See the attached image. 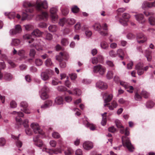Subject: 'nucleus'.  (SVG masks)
<instances>
[{"instance_id": "1", "label": "nucleus", "mask_w": 155, "mask_h": 155, "mask_svg": "<svg viewBox=\"0 0 155 155\" xmlns=\"http://www.w3.org/2000/svg\"><path fill=\"white\" fill-rule=\"evenodd\" d=\"M24 7L27 8L33 7L38 9L44 8L46 9L48 8V4L46 1L42 2L40 0H37L35 4H31L27 1H24L23 4Z\"/></svg>"}, {"instance_id": "2", "label": "nucleus", "mask_w": 155, "mask_h": 155, "mask_svg": "<svg viewBox=\"0 0 155 155\" xmlns=\"http://www.w3.org/2000/svg\"><path fill=\"white\" fill-rule=\"evenodd\" d=\"M122 140L123 146L124 147H126L130 151H133V149H134V147L131 144L129 138L123 136L122 137Z\"/></svg>"}, {"instance_id": "3", "label": "nucleus", "mask_w": 155, "mask_h": 155, "mask_svg": "<svg viewBox=\"0 0 155 155\" xmlns=\"http://www.w3.org/2000/svg\"><path fill=\"white\" fill-rule=\"evenodd\" d=\"M148 68V66L143 68V64L141 63H138L135 66V69L137 71L138 74L139 75H142L144 73V71H147Z\"/></svg>"}, {"instance_id": "4", "label": "nucleus", "mask_w": 155, "mask_h": 155, "mask_svg": "<svg viewBox=\"0 0 155 155\" xmlns=\"http://www.w3.org/2000/svg\"><path fill=\"white\" fill-rule=\"evenodd\" d=\"M93 71L94 73H98L102 75L105 72L106 68L102 65L98 64L93 67Z\"/></svg>"}, {"instance_id": "5", "label": "nucleus", "mask_w": 155, "mask_h": 155, "mask_svg": "<svg viewBox=\"0 0 155 155\" xmlns=\"http://www.w3.org/2000/svg\"><path fill=\"white\" fill-rule=\"evenodd\" d=\"M31 128L33 129L35 134L38 133L39 134L43 135L44 132L41 129L38 124L37 123H32L31 125Z\"/></svg>"}, {"instance_id": "6", "label": "nucleus", "mask_w": 155, "mask_h": 155, "mask_svg": "<svg viewBox=\"0 0 155 155\" xmlns=\"http://www.w3.org/2000/svg\"><path fill=\"white\" fill-rule=\"evenodd\" d=\"M22 29L21 25H17L15 26V29H12L10 30L9 33L11 35H14L20 33Z\"/></svg>"}, {"instance_id": "7", "label": "nucleus", "mask_w": 155, "mask_h": 155, "mask_svg": "<svg viewBox=\"0 0 155 155\" xmlns=\"http://www.w3.org/2000/svg\"><path fill=\"white\" fill-rule=\"evenodd\" d=\"M49 91V89L46 86H44L42 88L41 91L42 92L41 95V98L43 100H45L48 97V96L47 92Z\"/></svg>"}, {"instance_id": "8", "label": "nucleus", "mask_w": 155, "mask_h": 155, "mask_svg": "<svg viewBox=\"0 0 155 155\" xmlns=\"http://www.w3.org/2000/svg\"><path fill=\"white\" fill-rule=\"evenodd\" d=\"M12 114H15L18 116L15 117V120L17 123L19 124H21L22 123V119L20 117H22L24 116L23 113L21 112H16L14 111L12 113Z\"/></svg>"}, {"instance_id": "9", "label": "nucleus", "mask_w": 155, "mask_h": 155, "mask_svg": "<svg viewBox=\"0 0 155 155\" xmlns=\"http://www.w3.org/2000/svg\"><path fill=\"white\" fill-rule=\"evenodd\" d=\"M39 136L37 135L34 136L33 137V141L34 142V144L40 148L43 145L42 141L39 139Z\"/></svg>"}, {"instance_id": "10", "label": "nucleus", "mask_w": 155, "mask_h": 155, "mask_svg": "<svg viewBox=\"0 0 155 155\" xmlns=\"http://www.w3.org/2000/svg\"><path fill=\"white\" fill-rule=\"evenodd\" d=\"M50 16L52 22L54 23L57 22L58 15L57 14L56 10H50Z\"/></svg>"}, {"instance_id": "11", "label": "nucleus", "mask_w": 155, "mask_h": 155, "mask_svg": "<svg viewBox=\"0 0 155 155\" xmlns=\"http://www.w3.org/2000/svg\"><path fill=\"white\" fill-rule=\"evenodd\" d=\"M155 7V1L152 2H148L147 1H144L142 3V9H147Z\"/></svg>"}, {"instance_id": "12", "label": "nucleus", "mask_w": 155, "mask_h": 155, "mask_svg": "<svg viewBox=\"0 0 155 155\" xmlns=\"http://www.w3.org/2000/svg\"><path fill=\"white\" fill-rule=\"evenodd\" d=\"M48 15L46 12L41 11L37 16V18L39 20L46 21L47 20Z\"/></svg>"}, {"instance_id": "13", "label": "nucleus", "mask_w": 155, "mask_h": 155, "mask_svg": "<svg viewBox=\"0 0 155 155\" xmlns=\"http://www.w3.org/2000/svg\"><path fill=\"white\" fill-rule=\"evenodd\" d=\"M20 135V134H18V136L12 135V138L15 140L16 145L18 148L21 147L22 145V142L19 140V137Z\"/></svg>"}, {"instance_id": "14", "label": "nucleus", "mask_w": 155, "mask_h": 155, "mask_svg": "<svg viewBox=\"0 0 155 155\" xmlns=\"http://www.w3.org/2000/svg\"><path fill=\"white\" fill-rule=\"evenodd\" d=\"M93 143L89 141L85 142L83 144V147L86 150H89L93 148Z\"/></svg>"}, {"instance_id": "15", "label": "nucleus", "mask_w": 155, "mask_h": 155, "mask_svg": "<svg viewBox=\"0 0 155 155\" xmlns=\"http://www.w3.org/2000/svg\"><path fill=\"white\" fill-rule=\"evenodd\" d=\"M135 17L136 20L140 23L143 24L146 21V20L144 18V16L142 14L135 15Z\"/></svg>"}, {"instance_id": "16", "label": "nucleus", "mask_w": 155, "mask_h": 155, "mask_svg": "<svg viewBox=\"0 0 155 155\" xmlns=\"http://www.w3.org/2000/svg\"><path fill=\"white\" fill-rule=\"evenodd\" d=\"M21 107L23 108V109H21V110L23 111L26 114H29L30 113L29 110L28 109V104L25 101L21 102L20 104Z\"/></svg>"}, {"instance_id": "17", "label": "nucleus", "mask_w": 155, "mask_h": 155, "mask_svg": "<svg viewBox=\"0 0 155 155\" xmlns=\"http://www.w3.org/2000/svg\"><path fill=\"white\" fill-rule=\"evenodd\" d=\"M40 75L41 78L45 81L49 80L51 78L49 73L46 71L41 72Z\"/></svg>"}, {"instance_id": "18", "label": "nucleus", "mask_w": 155, "mask_h": 155, "mask_svg": "<svg viewBox=\"0 0 155 155\" xmlns=\"http://www.w3.org/2000/svg\"><path fill=\"white\" fill-rule=\"evenodd\" d=\"M103 96L104 99V102L105 103L110 101L113 98V95L112 94L108 95L107 93L104 94Z\"/></svg>"}, {"instance_id": "19", "label": "nucleus", "mask_w": 155, "mask_h": 155, "mask_svg": "<svg viewBox=\"0 0 155 155\" xmlns=\"http://www.w3.org/2000/svg\"><path fill=\"white\" fill-rule=\"evenodd\" d=\"M137 39H142V40H140L137 41V42H138V43H143L145 41H146L147 40V37L146 36H144L143 34L142 33H140L138 34L137 36Z\"/></svg>"}, {"instance_id": "20", "label": "nucleus", "mask_w": 155, "mask_h": 155, "mask_svg": "<svg viewBox=\"0 0 155 155\" xmlns=\"http://www.w3.org/2000/svg\"><path fill=\"white\" fill-rule=\"evenodd\" d=\"M33 10H24L23 12L22 20H24L26 19L28 16L31 15V13L32 12Z\"/></svg>"}, {"instance_id": "21", "label": "nucleus", "mask_w": 155, "mask_h": 155, "mask_svg": "<svg viewBox=\"0 0 155 155\" xmlns=\"http://www.w3.org/2000/svg\"><path fill=\"white\" fill-rule=\"evenodd\" d=\"M96 85L100 88L104 89L107 87V86L106 83H104L103 82L99 81L96 83Z\"/></svg>"}, {"instance_id": "22", "label": "nucleus", "mask_w": 155, "mask_h": 155, "mask_svg": "<svg viewBox=\"0 0 155 155\" xmlns=\"http://www.w3.org/2000/svg\"><path fill=\"white\" fill-rule=\"evenodd\" d=\"M117 55L120 58L121 60H123L124 55V53L123 50L121 49H119L117 51Z\"/></svg>"}, {"instance_id": "23", "label": "nucleus", "mask_w": 155, "mask_h": 155, "mask_svg": "<svg viewBox=\"0 0 155 155\" xmlns=\"http://www.w3.org/2000/svg\"><path fill=\"white\" fill-rule=\"evenodd\" d=\"M31 34L32 36L39 37L41 35V32L38 29H36L33 31L31 33Z\"/></svg>"}, {"instance_id": "24", "label": "nucleus", "mask_w": 155, "mask_h": 155, "mask_svg": "<svg viewBox=\"0 0 155 155\" xmlns=\"http://www.w3.org/2000/svg\"><path fill=\"white\" fill-rule=\"evenodd\" d=\"M23 38L25 40H30L28 41L29 43H32L34 40V39L33 38H31V35L26 34L23 36Z\"/></svg>"}, {"instance_id": "25", "label": "nucleus", "mask_w": 155, "mask_h": 155, "mask_svg": "<svg viewBox=\"0 0 155 155\" xmlns=\"http://www.w3.org/2000/svg\"><path fill=\"white\" fill-rule=\"evenodd\" d=\"M13 78L12 75L10 73L5 72L4 75V78L6 81H9Z\"/></svg>"}, {"instance_id": "26", "label": "nucleus", "mask_w": 155, "mask_h": 155, "mask_svg": "<svg viewBox=\"0 0 155 155\" xmlns=\"http://www.w3.org/2000/svg\"><path fill=\"white\" fill-rule=\"evenodd\" d=\"M65 24H67V18L64 17L60 19L58 24L60 26H63Z\"/></svg>"}, {"instance_id": "27", "label": "nucleus", "mask_w": 155, "mask_h": 155, "mask_svg": "<svg viewBox=\"0 0 155 155\" xmlns=\"http://www.w3.org/2000/svg\"><path fill=\"white\" fill-rule=\"evenodd\" d=\"M63 101V98L61 97H57L55 100V103L58 105H61L62 104Z\"/></svg>"}, {"instance_id": "28", "label": "nucleus", "mask_w": 155, "mask_h": 155, "mask_svg": "<svg viewBox=\"0 0 155 155\" xmlns=\"http://www.w3.org/2000/svg\"><path fill=\"white\" fill-rule=\"evenodd\" d=\"M145 56L147 58V61H150L151 59V51H149L148 50H146L145 51Z\"/></svg>"}, {"instance_id": "29", "label": "nucleus", "mask_w": 155, "mask_h": 155, "mask_svg": "<svg viewBox=\"0 0 155 155\" xmlns=\"http://www.w3.org/2000/svg\"><path fill=\"white\" fill-rule=\"evenodd\" d=\"M18 54L22 58H25L27 57L25 56V51L24 50L21 49L19 50L18 52Z\"/></svg>"}, {"instance_id": "30", "label": "nucleus", "mask_w": 155, "mask_h": 155, "mask_svg": "<svg viewBox=\"0 0 155 155\" xmlns=\"http://www.w3.org/2000/svg\"><path fill=\"white\" fill-rule=\"evenodd\" d=\"M117 103L115 101H113L111 105L108 106L110 110H113L114 108H116L117 106Z\"/></svg>"}, {"instance_id": "31", "label": "nucleus", "mask_w": 155, "mask_h": 155, "mask_svg": "<svg viewBox=\"0 0 155 155\" xmlns=\"http://www.w3.org/2000/svg\"><path fill=\"white\" fill-rule=\"evenodd\" d=\"M48 28L49 30L52 32H55L57 30V27L55 25H50Z\"/></svg>"}, {"instance_id": "32", "label": "nucleus", "mask_w": 155, "mask_h": 155, "mask_svg": "<svg viewBox=\"0 0 155 155\" xmlns=\"http://www.w3.org/2000/svg\"><path fill=\"white\" fill-rule=\"evenodd\" d=\"M93 27L94 30L100 31L101 30V26L99 23H95Z\"/></svg>"}, {"instance_id": "33", "label": "nucleus", "mask_w": 155, "mask_h": 155, "mask_svg": "<svg viewBox=\"0 0 155 155\" xmlns=\"http://www.w3.org/2000/svg\"><path fill=\"white\" fill-rule=\"evenodd\" d=\"M76 22V21L73 18H67V24L69 25H73Z\"/></svg>"}, {"instance_id": "34", "label": "nucleus", "mask_w": 155, "mask_h": 155, "mask_svg": "<svg viewBox=\"0 0 155 155\" xmlns=\"http://www.w3.org/2000/svg\"><path fill=\"white\" fill-rule=\"evenodd\" d=\"M60 54L62 56H63V58L65 60H68L69 58V56L67 53L64 52L63 53L61 52Z\"/></svg>"}, {"instance_id": "35", "label": "nucleus", "mask_w": 155, "mask_h": 155, "mask_svg": "<svg viewBox=\"0 0 155 155\" xmlns=\"http://www.w3.org/2000/svg\"><path fill=\"white\" fill-rule=\"evenodd\" d=\"M101 48L103 49H107L108 48V45L107 44L105 41H103L101 43Z\"/></svg>"}, {"instance_id": "36", "label": "nucleus", "mask_w": 155, "mask_h": 155, "mask_svg": "<svg viewBox=\"0 0 155 155\" xmlns=\"http://www.w3.org/2000/svg\"><path fill=\"white\" fill-rule=\"evenodd\" d=\"M141 95L144 98H147L150 96V94L146 91H143L141 93Z\"/></svg>"}, {"instance_id": "37", "label": "nucleus", "mask_w": 155, "mask_h": 155, "mask_svg": "<svg viewBox=\"0 0 155 155\" xmlns=\"http://www.w3.org/2000/svg\"><path fill=\"white\" fill-rule=\"evenodd\" d=\"M45 64L47 67H49L53 65V64L50 58L47 59L45 61Z\"/></svg>"}, {"instance_id": "38", "label": "nucleus", "mask_w": 155, "mask_h": 155, "mask_svg": "<svg viewBox=\"0 0 155 155\" xmlns=\"http://www.w3.org/2000/svg\"><path fill=\"white\" fill-rule=\"evenodd\" d=\"M36 54V52L35 49H31L30 51L29 55L30 57L32 58H35V55Z\"/></svg>"}, {"instance_id": "39", "label": "nucleus", "mask_w": 155, "mask_h": 155, "mask_svg": "<svg viewBox=\"0 0 155 155\" xmlns=\"http://www.w3.org/2000/svg\"><path fill=\"white\" fill-rule=\"evenodd\" d=\"M149 21L150 24L151 25H155V18L151 16L149 18Z\"/></svg>"}, {"instance_id": "40", "label": "nucleus", "mask_w": 155, "mask_h": 155, "mask_svg": "<svg viewBox=\"0 0 155 155\" xmlns=\"http://www.w3.org/2000/svg\"><path fill=\"white\" fill-rule=\"evenodd\" d=\"M154 105V103L152 101H150L147 102L146 103V107L148 108H152Z\"/></svg>"}, {"instance_id": "41", "label": "nucleus", "mask_w": 155, "mask_h": 155, "mask_svg": "<svg viewBox=\"0 0 155 155\" xmlns=\"http://www.w3.org/2000/svg\"><path fill=\"white\" fill-rule=\"evenodd\" d=\"M86 126L87 127H89L91 130H95V126L94 125L90 124L88 122L87 123Z\"/></svg>"}, {"instance_id": "42", "label": "nucleus", "mask_w": 155, "mask_h": 155, "mask_svg": "<svg viewBox=\"0 0 155 155\" xmlns=\"http://www.w3.org/2000/svg\"><path fill=\"white\" fill-rule=\"evenodd\" d=\"M35 63L37 66H41L43 64L42 60L40 59H36L35 61Z\"/></svg>"}, {"instance_id": "43", "label": "nucleus", "mask_w": 155, "mask_h": 155, "mask_svg": "<svg viewBox=\"0 0 155 155\" xmlns=\"http://www.w3.org/2000/svg\"><path fill=\"white\" fill-rule=\"evenodd\" d=\"M61 43L62 45L65 46L68 45V41L67 39L63 38L61 40Z\"/></svg>"}, {"instance_id": "44", "label": "nucleus", "mask_w": 155, "mask_h": 155, "mask_svg": "<svg viewBox=\"0 0 155 155\" xmlns=\"http://www.w3.org/2000/svg\"><path fill=\"white\" fill-rule=\"evenodd\" d=\"M106 77L108 79L112 78L113 77V73L111 71H109L107 73Z\"/></svg>"}, {"instance_id": "45", "label": "nucleus", "mask_w": 155, "mask_h": 155, "mask_svg": "<svg viewBox=\"0 0 155 155\" xmlns=\"http://www.w3.org/2000/svg\"><path fill=\"white\" fill-rule=\"evenodd\" d=\"M74 153L73 150L71 148H69L64 152L66 155H70Z\"/></svg>"}, {"instance_id": "46", "label": "nucleus", "mask_w": 155, "mask_h": 155, "mask_svg": "<svg viewBox=\"0 0 155 155\" xmlns=\"http://www.w3.org/2000/svg\"><path fill=\"white\" fill-rule=\"evenodd\" d=\"M104 114H102V120L101 122V124L103 126H104L106 124L107 121L106 116H104Z\"/></svg>"}, {"instance_id": "47", "label": "nucleus", "mask_w": 155, "mask_h": 155, "mask_svg": "<svg viewBox=\"0 0 155 155\" xmlns=\"http://www.w3.org/2000/svg\"><path fill=\"white\" fill-rule=\"evenodd\" d=\"M109 56L112 58L115 57L117 55V53L113 50L110 51L109 52Z\"/></svg>"}, {"instance_id": "48", "label": "nucleus", "mask_w": 155, "mask_h": 155, "mask_svg": "<svg viewBox=\"0 0 155 155\" xmlns=\"http://www.w3.org/2000/svg\"><path fill=\"white\" fill-rule=\"evenodd\" d=\"M12 44L15 46L18 45L20 43V41L18 39H15L12 40Z\"/></svg>"}, {"instance_id": "49", "label": "nucleus", "mask_w": 155, "mask_h": 155, "mask_svg": "<svg viewBox=\"0 0 155 155\" xmlns=\"http://www.w3.org/2000/svg\"><path fill=\"white\" fill-rule=\"evenodd\" d=\"M26 30L29 31L33 28V26L31 25H24Z\"/></svg>"}, {"instance_id": "50", "label": "nucleus", "mask_w": 155, "mask_h": 155, "mask_svg": "<svg viewBox=\"0 0 155 155\" xmlns=\"http://www.w3.org/2000/svg\"><path fill=\"white\" fill-rule=\"evenodd\" d=\"M52 136L55 138H59L60 137V136L59 133L56 132H54L52 133Z\"/></svg>"}, {"instance_id": "51", "label": "nucleus", "mask_w": 155, "mask_h": 155, "mask_svg": "<svg viewBox=\"0 0 155 155\" xmlns=\"http://www.w3.org/2000/svg\"><path fill=\"white\" fill-rule=\"evenodd\" d=\"M142 98L141 96L137 92L136 93L134 96V98L136 101H140Z\"/></svg>"}, {"instance_id": "52", "label": "nucleus", "mask_w": 155, "mask_h": 155, "mask_svg": "<svg viewBox=\"0 0 155 155\" xmlns=\"http://www.w3.org/2000/svg\"><path fill=\"white\" fill-rule=\"evenodd\" d=\"M6 143V140L4 138H0V146H3Z\"/></svg>"}, {"instance_id": "53", "label": "nucleus", "mask_w": 155, "mask_h": 155, "mask_svg": "<svg viewBox=\"0 0 155 155\" xmlns=\"http://www.w3.org/2000/svg\"><path fill=\"white\" fill-rule=\"evenodd\" d=\"M74 92L75 94L78 96H79L81 94V90L78 88L75 89L74 90Z\"/></svg>"}, {"instance_id": "54", "label": "nucleus", "mask_w": 155, "mask_h": 155, "mask_svg": "<svg viewBox=\"0 0 155 155\" xmlns=\"http://www.w3.org/2000/svg\"><path fill=\"white\" fill-rule=\"evenodd\" d=\"M57 89L59 91H66L67 89L63 86H60L58 87Z\"/></svg>"}, {"instance_id": "55", "label": "nucleus", "mask_w": 155, "mask_h": 155, "mask_svg": "<svg viewBox=\"0 0 155 155\" xmlns=\"http://www.w3.org/2000/svg\"><path fill=\"white\" fill-rule=\"evenodd\" d=\"M28 120L27 119H25L23 122V124L25 128H28L29 127Z\"/></svg>"}, {"instance_id": "56", "label": "nucleus", "mask_w": 155, "mask_h": 155, "mask_svg": "<svg viewBox=\"0 0 155 155\" xmlns=\"http://www.w3.org/2000/svg\"><path fill=\"white\" fill-rule=\"evenodd\" d=\"M87 38H89L92 35V33L90 30H87L85 32Z\"/></svg>"}, {"instance_id": "57", "label": "nucleus", "mask_w": 155, "mask_h": 155, "mask_svg": "<svg viewBox=\"0 0 155 155\" xmlns=\"http://www.w3.org/2000/svg\"><path fill=\"white\" fill-rule=\"evenodd\" d=\"M143 13L147 16H151L153 14L152 12H149L148 10H146L143 12Z\"/></svg>"}, {"instance_id": "58", "label": "nucleus", "mask_w": 155, "mask_h": 155, "mask_svg": "<svg viewBox=\"0 0 155 155\" xmlns=\"http://www.w3.org/2000/svg\"><path fill=\"white\" fill-rule=\"evenodd\" d=\"M5 15L8 16L9 17L11 16L12 18H14L15 16V13L14 12H9L8 13H5Z\"/></svg>"}, {"instance_id": "59", "label": "nucleus", "mask_w": 155, "mask_h": 155, "mask_svg": "<svg viewBox=\"0 0 155 155\" xmlns=\"http://www.w3.org/2000/svg\"><path fill=\"white\" fill-rule=\"evenodd\" d=\"M63 56H61L60 54L59 55L56 56V60L58 61L59 62L62 61L63 59Z\"/></svg>"}, {"instance_id": "60", "label": "nucleus", "mask_w": 155, "mask_h": 155, "mask_svg": "<svg viewBox=\"0 0 155 155\" xmlns=\"http://www.w3.org/2000/svg\"><path fill=\"white\" fill-rule=\"evenodd\" d=\"M115 122L116 125L118 128H121L123 127L121 124L119 120H115Z\"/></svg>"}, {"instance_id": "61", "label": "nucleus", "mask_w": 155, "mask_h": 155, "mask_svg": "<svg viewBox=\"0 0 155 155\" xmlns=\"http://www.w3.org/2000/svg\"><path fill=\"white\" fill-rule=\"evenodd\" d=\"M122 17L124 19H128L130 17V16L128 14L124 13L122 14Z\"/></svg>"}, {"instance_id": "62", "label": "nucleus", "mask_w": 155, "mask_h": 155, "mask_svg": "<svg viewBox=\"0 0 155 155\" xmlns=\"http://www.w3.org/2000/svg\"><path fill=\"white\" fill-rule=\"evenodd\" d=\"M49 144L51 147H55L56 146L57 143L55 141L52 140L50 141Z\"/></svg>"}, {"instance_id": "63", "label": "nucleus", "mask_w": 155, "mask_h": 155, "mask_svg": "<svg viewBox=\"0 0 155 155\" xmlns=\"http://www.w3.org/2000/svg\"><path fill=\"white\" fill-rule=\"evenodd\" d=\"M98 59L97 58L94 57L92 59V62L93 64H95L97 63Z\"/></svg>"}, {"instance_id": "64", "label": "nucleus", "mask_w": 155, "mask_h": 155, "mask_svg": "<svg viewBox=\"0 0 155 155\" xmlns=\"http://www.w3.org/2000/svg\"><path fill=\"white\" fill-rule=\"evenodd\" d=\"M106 64L110 67H114V64L112 61H106Z\"/></svg>"}]
</instances>
